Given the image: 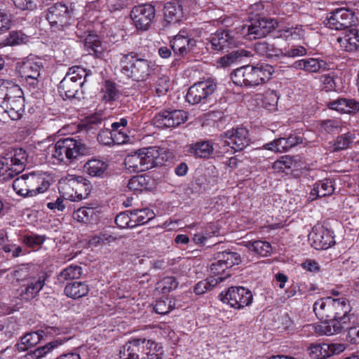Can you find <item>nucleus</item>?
I'll list each match as a JSON object with an SVG mask.
<instances>
[{
  "instance_id": "nucleus-1",
  "label": "nucleus",
  "mask_w": 359,
  "mask_h": 359,
  "mask_svg": "<svg viewBox=\"0 0 359 359\" xmlns=\"http://www.w3.org/2000/svg\"><path fill=\"white\" fill-rule=\"evenodd\" d=\"M331 308V318L314 325L315 332L319 335L332 336L347 329L350 323V305L344 298L333 299L332 304L327 303Z\"/></svg>"
},
{
  "instance_id": "nucleus-2",
  "label": "nucleus",
  "mask_w": 359,
  "mask_h": 359,
  "mask_svg": "<svg viewBox=\"0 0 359 359\" xmlns=\"http://www.w3.org/2000/svg\"><path fill=\"white\" fill-rule=\"evenodd\" d=\"M273 72V67L269 65H245L235 69L231 79L237 86L255 87L269 81Z\"/></svg>"
},
{
  "instance_id": "nucleus-3",
  "label": "nucleus",
  "mask_w": 359,
  "mask_h": 359,
  "mask_svg": "<svg viewBox=\"0 0 359 359\" xmlns=\"http://www.w3.org/2000/svg\"><path fill=\"white\" fill-rule=\"evenodd\" d=\"M27 154L22 148L8 147L0 153V177L6 181L25 170Z\"/></svg>"
},
{
  "instance_id": "nucleus-4",
  "label": "nucleus",
  "mask_w": 359,
  "mask_h": 359,
  "mask_svg": "<svg viewBox=\"0 0 359 359\" xmlns=\"http://www.w3.org/2000/svg\"><path fill=\"white\" fill-rule=\"evenodd\" d=\"M51 184V179L45 174L30 173L16 178L13 183L15 193L23 197H34L46 191Z\"/></svg>"
},
{
  "instance_id": "nucleus-5",
  "label": "nucleus",
  "mask_w": 359,
  "mask_h": 359,
  "mask_svg": "<svg viewBox=\"0 0 359 359\" xmlns=\"http://www.w3.org/2000/svg\"><path fill=\"white\" fill-rule=\"evenodd\" d=\"M121 72L127 77L135 81H144L152 73L154 69L153 62L137 53L130 52L124 54L120 60Z\"/></svg>"
},
{
  "instance_id": "nucleus-6",
  "label": "nucleus",
  "mask_w": 359,
  "mask_h": 359,
  "mask_svg": "<svg viewBox=\"0 0 359 359\" xmlns=\"http://www.w3.org/2000/svg\"><path fill=\"white\" fill-rule=\"evenodd\" d=\"M86 151L87 147L80 140L65 138L55 144L51 149V156L58 163L69 165Z\"/></svg>"
},
{
  "instance_id": "nucleus-7",
  "label": "nucleus",
  "mask_w": 359,
  "mask_h": 359,
  "mask_svg": "<svg viewBox=\"0 0 359 359\" xmlns=\"http://www.w3.org/2000/svg\"><path fill=\"white\" fill-rule=\"evenodd\" d=\"M46 18L54 32H64L65 34L70 35L74 30L76 19L65 4L57 3L49 7Z\"/></svg>"
},
{
  "instance_id": "nucleus-8",
  "label": "nucleus",
  "mask_w": 359,
  "mask_h": 359,
  "mask_svg": "<svg viewBox=\"0 0 359 359\" xmlns=\"http://www.w3.org/2000/svg\"><path fill=\"white\" fill-rule=\"evenodd\" d=\"M90 74V71L88 72L85 69L80 67L75 66L69 68L58 86V92L63 99L65 97L68 99L76 97L79 89L83 86Z\"/></svg>"
},
{
  "instance_id": "nucleus-9",
  "label": "nucleus",
  "mask_w": 359,
  "mask_h": 359,
  "mask_svg": "<svg viewBox=\"0 0 359 359\" xmlns=\"http://www.w3.org/2000/svg\"><path fill=\"white\" fill-rule=\"evenodd\" d=\"M81 177L68 175L59 182L58 189L62 198L71 201H80L85 198L86 184Z\"/></svg>"
},
{
  "instance_id": "nucleus-10",
  "label": "nucleus",
  "mask_w": 359,
  "mask_h": 359,
  "mask_svg": "<svg viewBox=\"0 0 359 359\" xmlns=\"http://www.w3.org/2000/svg\"><path fill=\"white\" fill-rule=\"evenodd\" d=\"M216 83L210 79L198 81L188 90L187 101L191 104H205L216 90Z\"/></svg>"
},
{
  "instance_id": "nucleus-11",
  "label": "nucleus",
  "mask_w": 359,
  "mask_h": 359,
  "mask_svg": "<svg viewBox=\"0 0 359 359\" xmlns=\"http://www.w3.org/2000/svg\"><path fill=\"white\" fill-rule=\"evenodd\" d=\"M219 297L223 303L236 309L249 306L253 299L251 291L243 287H231Z\"/></svg>"
},
{
  "instance_id": "nucleus-12",
  "label": "nucleus",
  "mask_w": 359,
  "mask_h": 359,
  "mask_svg": "<svg viewBox=\"0 0 359 359\" xmlns=\"http://www.w3.org/2000/svg\"><path fill=\"white\" fill-rule=\"evenodd\" d=\"M47 278V273L39 270L19 288L18 293L20 299L29 301L35 298L43 288Z\"/></svg>"
},
{
  "instance_id": "nucleus-13",
  "label": "nucleus",
  "mask_w": 359,
  "mask_h": 359,
  "mask_svg": "<svg viewBox=\"0 0 359 359\" xmlns=\"http://www.w3.org/2000/svg\"><path fill=\"white\" fill-rule=\"evenodd\" d=\"M277 25V22L273 19L259 18L251 20L250 25H244L242 34L248 36L249 39L262 38L274 30Z\"/></svg>"
},
{
  "instance_id": "nucleus-14",
  "label": "nucleus",
  "mask_w": 359,
  "mask_h": 359,
  "mask_svg": "<svg viewBox=\"0 0 359 359\" xmlns=\"http://www.w3.org/2000/svg\"><path fill=\"white\" fill-rule=\"evenodd\" d=\"M221 143L229 146L234 151H241L249 144L248 130L244 127H238L221 134Z\"/></svg>"
},
{
  "instance_id": "nucleus-15",
  "label": "nucleus",
  "mask_w": 359,
  "mask_h": 359,
  "mask_svg": "<svg viewBox=\"0 0 359 359\" xmlns=\"http://www.w3.org/2000/svg\"><path fill=\"white\" fill-rule=\"evenodd\" d=\"M155 13V8L151 4H140L133 8L130 18L137 29L146 31L150 27Z\"/></svg>"
},
{
  "instance_id": "nucleus-16",
  "label": "nucleus",
  "mask_w": 359,
  "mask_h": 359,
  "mask_svg": "<svg viewBox=\"0 0 359 359\" xmlns=\"http://www.w3.org/2000/svg\"><path fill=\"white\" fill-rule=\"evenodd\" d=\"M187 118V113L183 110H164L154 116L153 123L158 128H175L184 123Z\"/></svg>"
},
{
  "instance_id": "nucleus-17",
  "label": "nucleus",
  "mask_w": 359,
  "mask_h": 359,
  "mask_svg": "<svg viewBox=\"0 0 359 359\" xmlns=\"http://www.w3.org/2000/svg\"><path fill=\"white\" fill-rule=\"evenodd\" d=\"M311 245L316 250H327L335 243L333 232L323 225L314 226L309 235Z\"/></svg>"
},
{
  "instance_id": "nucleus-18",
  "label": "nucleus",
  "mask_w": 359,
  "mask_h": 359,
  "mask_svg": "<svg viewBox=\"0 0 359 359\" xmlns=\"http://www.w3.org/2000/svg\"><path fill=\"white\" fill-rule=\"evenodd\" d=\"M354 14L349 9L341 8L334 10L327 18V25L332 29L342 30L351 27Z\"/></svg>"
},
{
  "instance_id": "nucleus-19",
  "label": "nucleus",
  "mask_w": 359,
  "mask_h": 359,
  "mask_svg": "<svg viewBox=\"0 0 359 359\" xmlns=\"http://www.w3.org/2000/svg\"><path fill=\"white\" fill-rule=\"evenodd\" d=\"M41 67L40 61L29 59L20 66L19 73L28 84L34 87L39 83Z\"/></svg>"
},
{
  "instance_id": "nucleus-20",
  "label": "nucleus",
  "mask_w": 359,
  "mask_h": 359,
  "mask_svg": "<svg viewBox=\"0 0 359 359\" xmlns=\"http://www.w3.org/2000/svg\"><path fill=\"white\" fill-rule=\"evenodd\" d=\"M55 332L54 327H46L44 330L29 332L21 337L20 341L16 344L15 347L19 351H26L29 348L40 342L43 335L51 334Z\"/></svg>"
},
{
  "instance_id": "nucleus-21",
  "label": "nucleus",
  "mask_w": 359,
  "mask_h": 359,
  "mask_svg": "<svg viewBox=\"0 0 359 359\" xmlns=\"http://www.w3.org/2000/svg\"><path fill=\"white\" fill-rule=\"evenodd\" d=\"M196 44V40L189 38L184 32H180L170 41V46L175 54L180 57L187 55Z\"/></svg>"
},
{
  "instance_id": "nucleus-22",
  "label": "nucleus",
  "mask_w": 359,
  "mask_h": 359,
  "mask_svg": "<svg viewBox=\"0 0 359 359\" xmlns=\"http://www.w3.org/2000/svg\"><path fill=\"white\" fill-rule=\"evenodd\" d=\"M211 48L221 51L236 45V41L229 30H218L210 36Z\"/></svg>"
},
{
  "instance_id": "nucleus-23",
  "label": "nucleus",
  "mask_w": 359,
  "mask_h": 359,
  "mask_svg": "<svg viewBox=\"0 0 359 359\" xmlns=\"http://www.w3.org/2000/svg\"><path fill=\"white\" fill-rule=\"evenodd\" d=\"M144 171L162 164L160 150L156 147H148L139 149Z\"/></svg>"
},
{
  "instance_id": "nucleus-24",
  "label": "nucleus",
  "mask_w": 359,
  "mask_h": 359,
  "mask_svg": "<svg viewBox=\"0 0 359 359\" xmlns=\"http://www.w3.org/2000/svg\"><path fill=\"white\" fill-rule=\"evenodd\" d=\"M131 339L138 359L140 358L144 359L149 356L153 359L154 354L151 352L157 350V344L154 341L146 338H133Z\"/></svg>"
},
{
  "instance_id": "nucleus-25",
  "label": "nucleus",
  "mask_w": 359,
  "mask_h": 359,
  "mask_svg": "<svg viewBox=\"0 0 359 359\" xmlns=\"http://www.w3.org/2000/svg\"><path fill=\"white\" fill-rule=\"evenodd\" d=\"M334 191V183L332 180L325 179L318 181L313 185L308 200L313 201L318 198L332 195Z\"/></svg>"
},
{
  "instance_id": "nucleus-26",
  "label": "nucleus",
  "mask_w": 359,
  "mask_h": 359,
  "mask_svg": "<svg viewBox=\"0 0 359 359\" xmlns=\"http://www.w3.org/2000/svg\"><path fill=\"white\" fill-rule=\"evenodd\" d=\"M340 47L347 52L359 50V34L356 29H351L337 38Z\"/></svg>"
},
{
  "instance_id": "nucleus-27",
  "label": "nucleus",
  "mask_w": 359,
  "mask_h": 359,
  "mask_svg": "<svg viewBox=\"0 0 359 359\" xmlns=\"http://www.w3.org/2000/svg\"><path fill=\"white\" fill-rule=\"evenodd\" d=\"M255 50L259 55L267 58L283 57L282 49L276 47L272 41L268 40L256 43L255 44Z\"/></svg>"
},
{
  "instance_id": "nucleus-28",
  "label": "nucleus",
  "mask_w": 359,
  "mask_h": 359,
  "mask_svg": "<svg viewBox=\"0 0 359 359\" xmlns=\"http://www.w3.org/2000/svg\"><path fill=\"white\" fill-rule=\"evenodd\" d=\"M330 109L341 113L351 114L359 111V102L353 99L339 97L327 104Z\"/></svg>"
},
{
  "instance_id": "nucleus-29",
  "label": "nucleus",
  "mask_w": 359,
  "mask_h": 359,
  "mask_svg": "<svg viewBox=\"0 0 359 359\" xmlns=\"http://www.w3.org/2000/svg\"><path fill=\"white\" fill-rule=\"evenodd\" d=\"M184 13L178 2H168L164 6V20L168 23H175L182 20Z\"/></svg>"
},
{
  "instance_id": "nucleus-30",
  "label": "nucleus",
  "mask_w": 359,
  "mask_h": 359,
  "mask_svg": "<svg viewBox=\"0 0 359 359\" xmlns=\"http://www.w3.org/2000/svg\"><path fill=\"white\" fill-rule=\"evenodd\" d=\"M64 292L69 298L79 299L88 294L89 286L85 282L75 281L67 284Z\"/></svg>"
},
{
  "instance_id": "nucleus-31",
  "label": "nucleus",
  "mask_w": 359,
  "mask_h": 359,
  "mask_svg": "<svg viewBox=\"0 0 359 359\" xmlns=\"http://www.w3.org/2000/svg\"><path fill=\"white\" fill-rule=\"evenodd\" d=\"M107 168V162L97 158L90 159L84 165V170L92 177H102Z\"/></svg>"
},
{
  "instance_id": "nucleus-32",
  "label": "nucleus",
  "mask_w": 359,
  "mask_h": 359,
  "mask_svg": "<svg viewBox=\"0 0 359 359\" xmlns=\"http://www.w3.org/2000/svg\"><path fill=\"white\" fill-rule=\"evenodd\" d=\"M6 113L9 117L14 121L19 120L22 118L25 112V99L12 100L11 103H5L2 106Z\"/></svg>"
},
{
  "instance_id": "nucleus-33",
  "label": "nucleus",
  "mask_w": 359,
  "mask_h": 359,
  "mask_svg": "<svg viewBox=\"0 0 359 359\" xmlns=\"http://www.w3.org/2000/svg\"><path fill=\"white\" fill-rule=\"evenodd\" d=\"M214 147L211 141H201L192 144L189 151L198 158H207L213 153Z\"/></svg>"
},
{
  "instance_id": "nucleus-34",
  "label": "nucleus",
  "mask_w": 359,
  "mask_h": 359,
  "mask_svg": "<svg viewBox=\"0 0 359 359\" xmlns=\"http://www.w3.org/2000/svg\"><path fill=\"white\" fill-rule=\"evenodd\" d=\"M18 330V325L15 318L10 317L0 320V337L1 340L11 339Z\"/></svg>"
},
{
  "instance_id": "nucleus-35",
  "label": "nucleus",
  "mask_w": 359,
  "mask_h": 359,
  "mask_svg": "<svg viewBox=\"0 0 359 359\" xmlns=\"http://www.w3.org/2000/svg\"><path fill=\"white\" fill-rule=\"evenodd\" d=\"M152 179L148 175H137L130 178L127 187L134 191H142L151 187Z\"/></svg>"
},
{
  "instance_id": "nucleus-36",
  "label": "nucleus",
  "mask_w": 359,
  "mask_h": 359,
  "mask_svg": "<svg viewBox=\"0 0 359 359\" xmlns=\"http://www.w3.org/2000/svg\"><path fill=\"white\" fill-rule=\"evenodd\" d=\"M327 303L332 304V297H327L317 300L313 304V311L316 316L324 321L331 318V308L327 307Z\"/></svg>"
},
{
  "instance_id": "nucleus-37",
  "label": "nucleus",
  "mask_w": 359,
  "mask_h": 359,
  "mask_svg": "<svg viewBox=\"0 0 359 359\" xmlns=\"http://www.w3.org/2000/svg\"><path fill=\"white\" fill-rule=\"evenodd\" d=\"M39 269L33 265L23 264L16 267L12 272L13 278L18 282H23L24 283L30 279Z\"/></svg>"
},
{
  "instance_id": "nucleus-38",
  "label": "nucleus",
  "mask_w": 359,
  "mask_h": 359,
  "mask_svg": "<svg viewBox=\"0 0 359 359\" xmlns=\"http://www.w3.org/2000/svg\"><path fill=\"white\" fill-rule=\"evenodd\" d=\"M130 215H133V219L135 226L143 225L155 217V213L153 210L149 208L135 209L130 211Z\"/></svg>"
},
{
  "instance_id": "nucleus-39",
  "label": "nucleus",
  "mask_w": 359,
  "mask_h": 359,
  "mask_svg": "<svg viewBox=\"0 0 359 359\" xmlns=\"http://www.w3.org/2000/svg\"><path fill=\"white\" fill-rule=\"evenodd\" d=\"M250 55L251 53L250 51L243 49L236 50L220 57L218 60V63L221 67H226L236 62L238 59L243 57H250Z\"/></svg>"
},
{
  "instance_id": "nucleus-40",
  "label": "nucleus",
  "mask_w": 359,
  "mask_h": 359,
  "mask_svg": "<svg viewBox=\"0 0 359 359\" xmlns=\"http://www.w3.org/2000/svg\"><path fill=\"white\" fill-rule=\"evenodd\" d=\"M82 272L81 266L71 264L58 274L57 281L60 283H64L69 280L79 278L81 276Z\"/></svg>"
},
{
  "instance_id": "nucleus-41",
  "label": "nucleus",
  "mask_w": 359,
  "mask_h": 359,
  "mask_svg": "<svg viewBox=\"0 0 359 359\" xmlns=\"http://www.w3.org/2000/svg\"><path fill=\"white\" fill-rule=\"evenodd\" d=\"M249 250L254 252L262 257H267L272 251V248L269 242L264 241H249L246 244Z\"/></svg>"
},
{
  "instance_id": "nucleus-42",
  "label": "nucleus",
  "mask_w": 359,
  "mask_h": 359,
  "mask_svg": "<svg viewBox=\"0 0 359 359\" xmlns=\"http://www.w3.org/2000/svg\"><path fill=\"white\" fill-rule=\"evenodd\" d=\"M124 165L126 168L130 172H144V167L142 166L139 151L134 154L127 155L124 160Z\"/></svg>"
},
{
  "instance_id": "nucleus-43",
  "label": "nucleus",
  "mask_w": 359,
  "mask_h": 359,
  "mask_svg": "<svg viewBox=\"0 0 359 359\" xmlns=\"http://www.w3.org/2000/svg\"><path fill=\"white\" fill-rule=\"evenodd\" d=\"M353 139L354 135L351 133H347L338 136L332 142V149L330 151H339L347 149Z\"/></svg>"
},
{
  "instance_id": "nucleus-44",
  "label": "nucleus",
  "mask_w": 359,
  "mask_h": 359,
  "mask_svg": "<svg viewBox=\"0 0 359 359\" xmlns=\"http://www.w3.org/2000/svg\"><path fill=\"white\" fill-rule=\"evenodd\" d=\"M222 262H224L228 269L241 263V259L238 253L231 251H223L217 253Z\"/></svg>"
},
{
  "instance_id": "nucleus-45",
  "label": "nucleus",
  "mask_w": 359,
  "mask_h": 359,
  "mask_svg": "<svg viewBox=\"0 0 359 359\" xmlns=\"http://www.w3.org/2000/svg\"><path fill=\"white\" fill-rule=\"evenodd\" d=\"M327 69H328V65L323 60L313 57L306 59V72L314 73Z\"/></svg>"
},
{
  "instance_id": "nucleus-46",
  "label": "nucleus",
  "mask_w": 359,
  "mask_h": 359,
  "mask_svg": "<svg viewBox=\"0 0 359 359\" xmlns=\"http://www.w3.org/2000/svg\"><path fill=\"white\" fill-rule=\"evenodd\" d=\"M311 354L316 359H327L330 356L329 344H312Z\"/></svg>"
},
{
  "instance_id": "nucleus-47",
  "label": "nucleus",
  "mask_w": 359,
  "mask_h": 359,
  "mask_svg": "<svg viewBox=\"0 0 359 359\" xmlns=\"http://www.w3.org/2000/svg\"><path fill=\"white\" fill-rule=\"evenodd\" d=\"M175 308V302L170 299H159L156 302L154 310L156 313L165 315L168 313Z\"/></svg>"
},
{
  "instance_id": "nucleus-48",
  "label": "nucleus",
  "mask_w": 359,
  "mask_h": 359,
  "mask_svg": "<svg viewBox=\"0 0 359 359\" xmlns=\"http://www.w3.org/2000/svg\"><path fill=\"white\" fill-rule=\"evenodd\" d=\"M116 225L121 228H133L135 227V224L133 219V215H129L128 212H120L115 218Z\"/></svg>"
},
{
  "instance_id": "nucleus-49",
  "label": "nucleus",
  "mask_w": 359,
  "mask_h": 359,
  "mask_svg": "<svg viewBox=\"0 0 359 359\" xmlns=\"http://www.w3.org/2000/svg\"><path fill=\"white\" fill-rule=\"evenodd\" d=\"M178 283L175 278L168 276L163 278L158 283V288L160 289L163 294H167L170 291L177 288Z\"/></svg>"
},
{
  "instance_id": "nucleus-50",
  "label": "nucleus",
  "mask_w": 359,
  "mask_h": 359,
  "mask_svg": "<svg viewBox=\"0 0 359 359\" xmlns=\"http://www.w3.org/2000/svg\"><path fill=\"white\" fill-rule=\"evenodd\" d=\"M9 85L7 93L8 95H6V97L5 98L6 103H11L12 102V100L14 101L24 97L23 92L18 85L12 81H11Z\"/></svg>"
},
{
  "instance_id": "nucleus-51",
  "label": "nucleus",
  "mask_w": 359,
  "mask_h": 359,
  "mask_svg": "<svg viewBox=\"0 0 359 359\" xmlns=\"http://www.w3.org/2000/svg\"><path fill=\"white\" fill-rule=\"evenodd\" d=\"M93 212L94 211L92 208L83 207L74 212L73 217L79 222L87 223L90 221Z\"/></svg>"
},
{
  "instance_id": "nucleus-52",
  "label": "nucleus",
  "mask_w": 359,
  "mask_h": 359,
  "mask_svg": "<svg viewBox=\"0 0 359 359\" xmlns=\"http://www.w3.org/2000/svg\"><path fill=\"white\" fill-rule=\"evenodd\" d=\"M301 29L297 27H287L278 30V37L283 38L285 40H295L300 38Z\"/></svg>"
},
{
  "instance_id": "nucleus-53",
  "label": "nucleus",
  "mask_w": 359,
  "mask_h": 359,
  "mask_svg": "<svg viewBox=\"0 0 359 359\" xmlns=\"http://www.w3.org/2000/svg\"><path fill=\"white\" fill-rule=\"evenodd\" d=\"M119 358L121 359H138L132 339L128 341L120 350Z\"/></svg>"
},
{
  "instance_id": "nucleus-54",
  "label": "nucleus",
  "mask_w": 359,
  "mask_h": 359,
  "mask_svg": "<svg viewBox=\"0 0 359 359\" xmlns=\"http://www.w3.org/2000/svg\"><path fill=\"white\" fill-rule=\"evenodd\" d=\"M84 46L88 50H91L94 53H98V48L100 46V41L97 35L93 34H88L85 36Z\"/></svg>"
},
{
  "instance_id": "nucleus-55",
  "label": "nucleus",
  "mask_w": 359,
  "mask_h": 359,
  "mask_svg": "<svg viewBox=\"0 0 359 359\" xmlns=\"http://www.w3.org/2000/svg\"><path fill=\"white\" fill-rule=\"evenodd\" d=\"M27 36L20 32H11L6 38L5 44L7 46H16L25 43L27 41Z\"/></svg>"
},
{
  "instance_id": "nucleus-56",
  "label": "nucleus",
  "mask_w": 359,
  "mask_h": 359,
  "mask_svg": "<svg viewBox=\"0 0 359 359\" xmlns=\"http://www.w3.org/2000/svg\"><path fill=\"white\" fill-rule=\"evenodd\" d=\"M341 126V122L337 119H327L321 121L320 129L328 133H332L338 130Z\"/></svg>"
},
{
  "instance_id": "nucleus-57",
  "label": "nucleus",
  "mask_w": 359,
  "mask_h": 359,
  "mask_svg": "<svg viewBox=\"0 0 359 359\" xmlns=\"http://www.w3.org/2000/svg\"><path fill=\"white\" fill-rule=\"evenodd\" d=\"M283 57H295L304 56L306 54V49L302 46H291L282 49Z\"/></svg>"
},
{
  "instance_id": "nucleus-58",
  "label": "nucleus",
  "mask_w": 359,
  "mask_h": 359,
  "mask_svg": "<svg viewBox=\"0 0 359 359\" xmlns=\"http://www.w3.org/2000/svg\"><path fill=\"white\" fill-rule=\"evenodd\" d=\"M44 241V236L36 234L27 235L23 238V243L28 247L32 248H39Z\"/></svg>"
},
{
  "instance_id": "nucleus-59",
  "label": "nucleus",
  "mask_w": 359,
  "mask_h": 359,
  "mask_svg": "<svg viewBox=\"0 0 359 359\" xmlns=\"http://www.w3.org/2000/svg\"><path fill=\"white\" fill-rule=\"evenodd\" d=\"M292 161L290 157L287 156H282L280 160L275 161L273 164V169L277 172H284L286 170L291 168Z\"/></svg>"
},
{
  "instance_id": "nucleus-60",
  "label": "nucleus",
  "mask_w": 359,
  "mask_h": 359,
  "mask_svg": "<svg viewBox=\"0 0 359 359\" xmlns=\"http://www.w3.org/2000/svg\"><path fill=\"white\" fill-rule=\"evenodd\" d=\"M102 93L103 100L105 101L114 100L117 93L114 83L109 81H105L104 88H102Z\"/></svg>"
},
{
  "instance_id": "nucleus-61",
  "label": "nucleus",
  "mask_w": 359,
  "mask_h": 359,
  "mask_svg": "<svg viewBox=\"0 0 359 359\" xmlns=\"http://www.w3.org/2000/svg\"><path fill=\"white\" fill-rule=\"evenodd\" d=\"M229 269L226 267V265L224 264V262H222L220 261V258H219L218 254L215 259V261L211 264L210 266V271L214 276H222L221 275L223 273H225L226 271Z\"/></svg>"
},
{
  "instance_id": "nucleus-62",
  "label": "nucleus",
  "mask_w": 359,
  "mask_h": 359,
  "mask_svg": "<svg viewBox=\"0 0 359 359\" xmlns=\"http://www.w3.org/2000/svg\"><path fill=\"white\" fill-rule=\"evenodd\" d=\"M278 101L277 94L274 91H269L264 96V104L269 110H273L277 106Z\"/></svg>"
},
{
  "instance_id": "nucleus-63",
  "label": "nucleus",
  "mask_w": 359,
  "mask_h": 359,
  "mask_svg": "<svg viewBox=\"0 0 359 359\" xmlns=\"http://www.w3.org/2000/svg\"><path fill=\"white\" fill-rule=\"evenodd\" d=\"M97 140L104 145H111L113 144V135L109 129H105L100 131L97 135Z\"/></svg>"
},
{
  "instance_id": "nucleus-64",
  "label": "nucleus",
  "mask_w": 359,
  "mask_h": 359,
  "mask_svg": "<svg viewBox=\"0 0 359 359\" xmlns=\"http://www.w3.org/2000/svg\"><path fill=\"white\" fill-rule=\"evenodd\" d=\"M57 346V343L56 341H52L43 346H41L35 349V352L36 356L39 359H41L45 357L48 353L53 351Z\"/></svg>"
}]
</instances>
